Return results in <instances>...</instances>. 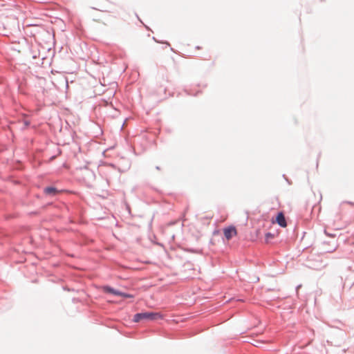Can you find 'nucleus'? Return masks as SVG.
I'll use <instances>...</instances> for the list:
<instances>
[{
    "label": "nucleus",
    "mask_w": 354,
    "mask_h": 354,
    "mask_svg": "<svg viewBox=\"0 0 354 354\" xmlns=\"http://www.w3.org/2000/svg\"><path fill=\"white\" fill-rule=\"evenodd\" d=\"M104 290L106 292H110V293H112L113 295H118V296H121L122 297H124V298H131L132 297V296L131 295H129V294H127V293H124V292H122L120 291H118V290H115L110 287H106L104 288Z\"/></svg>",
    "instance_id": "3"
},
{
    "label": "nucleus",
    "mask_w": 354,
    "mask_h": 354,
    "mask_svg": "<svg viewBox=\"0 0 354 354\" xmlns=\"http://www.w3.org/2000/svg\"><path fill=\"white\" fill-rule=\"evenodd\" d=\"M223 234L225 239L229 241L237 235V230L234 226H229L223 229Z\"/></svg>",
    "instance_id": "2"
},
{
    "label": "nucleus",
    "mask_w": 354,
    "mask_h": 354,
    "mask_svg": "<svg viewBox=\"0 0 354 354\" xmlns=\"http://www.w3.org/2000/svg\"><path fill=\"white\" fill-rule=\"evenodd\" d=\"M266 237L267 239H268L270 238L271 239V238L273 237V235L272 234H270V233H267L266 235Z\"/></svg>",
    "instance_id": "7"
},
{
    "label": "nucleus",
    "mask_w": 354,
    "mask_h": 354,
    "mask_svg": "<svg viewBox=\"0 0 354 354\" xmlns=\"http://www.w3.org/2000/svg\"><path fill=\"white\" fill-rule=\"evenodd\" d=\"M99 8H97V10H100V11H102V12H106L107 11L106 10V6H100L99 5Z\"/></svg>",
    "instance_id": "6"
},
{
    "label": "nucleus",
    "mask_w": 354,
    "mask_h": 354,
    "mask_svg": "<svg viewBox=\"0 0 354 354\" xmlns=\"http://www.w3.org/2000/svg\"><path fill=\"white\" fill-rule=\"evenodd\" d=\"M44 193L48 195H55L58 191L55 187H48L44 189Z\"/></svg>",
    "instance_id": "5"
},
{
    "label": "nucleus",
    "mask_w": 354,
    "mask_h": 354,
    "mask_svg": "<svg viewBox=\"0 0 354 354\" xmlns=\"http://www.w3.org/2000/svg\"><path fill=\"white\" fill-rule=\"evenodd\" d=\"M346 203L350 204V205H354V203H350V202H346Z\"/></svg>",
    "instance_id": "8"
},
{
    "label": "nucleus",
    "mask_w": 354,
    "mask_h": 354,
    "mask_svg": "<svg viewBox=\"0 0 354 354\" xmlns=\"http://www.w3.org/2000/svg\"><path fill=\"white\" fill-rule=\"evenodd\" d=\"M160 317L161 315L159 313L145 312L136 314L133 317V321L135 322H138L142 319L156 320Z\"/></svg>",
    "instance_id": "1"
},
{
    "label": "nucleus",
    "mask_w": 354,
    "mask_h": 354,
    "mask_svg": "<svg viewBox=\"0 0 354 354\" xmlns=\"http://www.w3.org/2000/svg\"><path fill=\"white\" fill-rule=\"evenodd\" d=\"M276 221L282 227H286L287 226L285 216L282 212L277 214Z\"/></svg>",
    "instance_id": "4"
}]
</instances>
